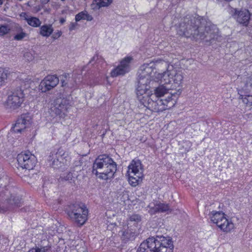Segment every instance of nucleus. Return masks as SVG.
Listing matches in <instances>:
<instances>
[{
	"mask_svg": "<svg viewBox=\"0 0 252 252\" xmlns=\"http://www.w3.org/2000/svg\"><path fill=\"white\" fill-rule=\"evenodd\" d=\"M137 97L145 107L154 112H161L173 108L177 95L170 97L166 99L154 100L151 99L153 92L150 90L149 85H138L136 89Z\"/></svg>",
	"mask_w": 252,
	"mask_h": 252,
	"instance_id": "f257e3e1",
	"label": "nucleus"
},
{
	"mask_svg": "<svg viewBox=\"0 0 252 252\" xmlns=\"http://www.w3.org/2000/svg\"><path fill=\"white\" fill-rule=\"evenodd\" d=\"M199 23V21L194 18H184L183 21L179 25L177 30V34L179 36L187 38L192 36L196 40H203L208 36L211 39L215 38L216 32H211L210 28L209 27L205 28L206 33L203 32L204 27H198Z\"/></svg>",
	"mask_w": 252,
	"mask_h": 252,
	"instance_id": "f03ea898",
	"label": "nucleus"
},
{
	"mask_svg": "<svg viewBox=\"0 0 252 252\" xmlns=\"http://www.w3.org/2000/svg\"><path fill=\"white\" fill-rule=\"evenodd\" d=\"M141 249L148 252H173V244L169 237L162 236L150 237L140 245Z\"/></svg>",
	"mask_w": 252,
	"mask_h": 252,
	"instance_id": "7ed1b4c3",
	"label": "nucleus"
},
{
	"mask_svg": "<svg viewBox=\"0 0 252 252\" xmlns=\"http://www.w3.org/2000/svg\"><path fill=\"white\" fill-rule=\"evenodd\" d=\"M184 77L182 71L174 67L173 65L169 67L162 73H156L155 79L166 85H171V89L176 90L180 87Z\"/></svg>",
	"mask_w": 252,
	"mask_h": 252,
	"instance_id": "20e7f679",
	"label": "nucleus"
},
{
	"mask_svg": "<svg viewBox=\"0 0 252 252\" xmlns=\"http://www.w3.org/2000/svg\"><path fill=\"white\" fill-rule=\"evenodd\" d=\"M143 168L141 161L138 159L132 160L128 166L127 174L128 181L132 187H136L142 182L143 177Z\"/></svg>",
	"mask_w": 252,
	"mask_h": 252,
	"instance_id": "39448f33",
	"label": "nucleus"
},
{
	"mask_svg": "<svg viewBox=\"0 0 252 252\" xmlns=\"http://www.w3.org/2000/svg\"><path fill=\"white\" fill-rule=\"evenodd\" d=\"M209 215L211 221L223 232L228 233L234 229V223L226 218V215L223 212L212 211Z\"/></svg>",
	"mask_w": 252,
	"mask_h": 252,
	"instance_id": "423d86ee",
	"label": "nucleus"
},
{
	"mask_svg": "<svg viewBox=\"0 0 252 252\" xmlns=\"http://www.w3.org/2000/svg\"><path fill=\"white\" fill-rule=\"evenodd\" d=\"M68 215L77 224L82 225L88 220V210L85 205H75L69 212Z\"/></svg>",
	"mask_w": 252,
	"mask_h": 252,
	"instance_id": "0eeeda50",
	"label": "nucleus"
},
{
	"mask_svg": "<svg viewBox=\"0 0 252 252\" xmlns=\"http://www.w3.org/2000/svg\"><path fill=\"white\" fill-rule=\"evenodd\" d=\"M153 65L152 64V63L141 65L138 72V85H149L152 80L158 81L155 79L156 75L155 77L153 75ZM156 73L155 74H156Z\"/></svg>",
	"mask_w": 252,
	"mask_h": 252,
	"instance_id": "6e6552de",
	"label": "nucleus"
},
{
	"mask_svg": "<svg viewBox=\"0 0 252 252\" xmlns=\"http://www.w3.org/2000/svg\"><path fill=\"white\" fill-rule=\"evenodd\" d=\"M168 85L164 84L163 83L162 85H159L158 87L155 88L154 93H153L152 97L151 99L156 100L159 99H166L167 98L172 97H173L174 95H177V98L175 100V103L173 106V107L175 106L177 103V100L179 98L180 93L179 90L174 93H168L169 90H173L169 87L167 86Z\"/></svg>",
	"mask_w": 252,
	"mask_h": 252,
	"instance_id": "1a4fd4ad",
	"label": "nucleus"
},
{
	"mask_svg": "<svg viewBox=\"0 0 252 252\" xmlns=\"http://www.w3.org/2000/svg\"><path fill=\"white\" fill-rule=\"evenodd\" d=\"M17 158L19 166L23 169H32L36 163L35 157L30 152H22Z\"/></svg>",
	"mask_w": 252,
	"mask_h": 252,
	"instance_id": "9d476101",
	"label": "nucleus"
},
{
	"mask_svg": "<svg viewBox=\"0 0 252 252\" xmlns=\"http://www.w3.org/2000/svg\"><path fill=\"white\" fill-rule=\"evenodd\" d=\"M24 94L22 90H18L8 95L5 101L7 107L15 109L21 106L24 101Z\"/></svg>",
	"mask_w": 252,
	"mask_h": 252,
	"instance_id": "9b49d317",
	"label": "nucleus"
},
{
	"mask_svg": "<svg viewBox=\"0 0 252 252\" xmlns=\"http://www.w3.org/2000/svg\"><path fill=\"white\" fill-rule=\"evenodd\" d=\"M59 83V79L56 75L46 76L40 83L38 89L42 93H46L56 87Z\"/></svg>",
	"mask_w": 252,
	"mask_h": 252,
	"instance_id": "f8f14e48",
	"label": "nucleus"
},
{
	"mask_svg": "<svg viewBox=\"0 0 252 252\" xmlns=\"http://www.w3.org/2000/svg\"><path fill=\"white\" fill-rule=\"evenodd\" d=\"M69 101L65 98L59 97L56 98L54 102L53 111L59 116H62L69 108Z\"/></svg>",
	"mask_w": 252,
	"mask_h": 252,
	"instance_id": "ddd939ff",
	"label": "nucleus"
},
{
	"mask_svg": "<svg viewBox=\"0 0 252 252\" xmlns=\"http://www.w3.org/2000/svg\"><path fill=\"white\" fill-rule=\"evenodd\" d=\"M110 166V158L106 155H100L95 160L93 164V173L96 175L98 174L97 170L102 168H109Z\"/></svg>",
	"mask_w": 252,
	"mask_h": 252,
	"instance_id": "4468645a",
	"label": "nucleus"
},
{
	"mask_svg": "<svg viewBox=\"0 0 252 252\" xmlns=\"http://www.w3.org/2000/svg\"><path fill=\"white\" fill-rule=\"evenodd\" d=\"M110 166V158L106 155H100L95 160L93 164V173L96 175L98 174L97 170L102 168H109Z\"/></svg>",
	"mask_w": 252,
	"mask_h": 252,
	"instance_id": "2eb2a0df",
	"label": "nucleus"
},
{
	"mask_svg": "<svg viewBox=\"0 0 252 252\" xmlns=\"http://www.w3.org/2000/svg\"><path fill=\"white\" fill-rule=\"evenodd\" d=\"M132 58L127 57L123 59L116 68L111 71V76H117L124 75L129 70V63Z\"/></svg>",
	"mask_w": 252,
	"mask_h": 252,
	"instance_id": "dca6fc26",
	"label": "nucleus"
},
{
	"mask_svg": "<svg viewBox=\"0 0 252 252\" xmlns=\"http://www.w3.org/2000/svg\"><path fill=\"white\" fill-rule=\"evenodd\" d=\"M32 123V119L30 117H22L17 121L13 127V131L15 133H21L26 128L30 127Z\"/></svg>",
	"mask_w": 252,
	"mask_h": 252,
	"instance_id": "f3484780",
	"label": "nucleus"
},
{
	"mask_svg": "<svg viewBox=\"0 0 252 252\" xmlns=\"http://www.w3.org/2000/svg\"><path fill=\"white\" fill-rule=\"evenodd\" d=\"M13 39L16 41H22L27 37L28 34L23 27L18 24H15L13 27Z\"/></svg>",
	"mask_w": 252,
	"mask_h": 252,
	"instance_id": "a211bd4d",
	"label": "nucleus"
},
{
	"mask_svg": "<svg viewBox=\"0 0 252 252\" xmlns=\"http://www.w3.org/2000/svg\"><path fill=\"white\" fill-rule=\"evenodd\" d=\"M238 93L244 94H252V75L245 78L241 83Z\"/></svg>",
	"mask_w": 252,
	"mask_h": 252,
	"instance_id": "6ab92c4d",
	"label": "nucleus"
},
{
	"mask_svg": "<svg viewBox=\"0 0 252 252\" xmlns=\"http://www.w3.org/2000/svg\"><path fill=\"white\" fill-rule=\"evenodd\" d=\"M236 20L240 24L247 26L249 24L251 14L247 9H243L236 13Z\"/></svg>",
	"mask_w": 252,
	"mask_h": 252,
	"instance_id": "aec40b11",
	"label": "nucleus"
},
{
	"mask_svg": "<svg viewBox=\"0 0 252 252\" xmlns=\"http://www.w3.org/2000/svg\"><path fill=\"white\" fill-rule=\"evenodd\" d=\"M151 63L153 65V69L156 68L158 70H160L164 68L167 69L169 67L171 66L168 62L161 59L154 60Z\"/></svg>",
	"mask_w": 252,
	"mask_h": 252,
	"instance_id": "412c9836",
	"label": "nucleus"
},
{
	"mask_svg": "<svg viewBox=\"0 0 252 252\" xmlns=\"http://www.w3.org/2000/svg\"><path fill=\"white\" fill-rule=\"evenodd\" d=\"M109 0H94L91 4V8L93 10H97L100 8L108 6Z\"/></svg>",
	"mask_w": 252,
	"mask_h": 252,
	"instance_id": "4be33fe9",
	"label": "nucleus"
},
{
	"mask_svg": "<svg viewBox=\"0 0 252 252\" xmlns=\"http://www.w3.org/2000/svg\"><path fill=\"white\" fill-rule=\"evenodd\" d=\"M54 29L51 24H45L40 27L39 33L42 36L48 37L53 32Z\"/></svg>",
	"mask_w": 252,
	"mask_h": 252,
	"instance_id": "5701e85b",
	"label": "nucleus"
},
{
	"mask_svg": "<svg viewBox=\"0 0 252 252\" xmlns=\"http://www.w3.org/2000/svg\"><path fill=\"white\" fill-rule=\"evenodd\" d=\"M239 98L242 100L243 103L249 108L252 107V94H241L239 93Z\"/></svg>",
	"mask_w": 252,
	"mask_h": 252,
	"instance_id": "b1692460",
	"label": "nucleus"
},
{
	"mask_svg": "<svg viewBox=\"0 0 252 252\" xmlns=\"http://www.w3.org/2000/svg\"><path fill=\"white\" fill-rule=\"evenodd\" d=\"M75 19L76 22L80 21L81 20L91 21L93 20V17L92 15H90L87 11L84 10L76 14Z\"/></svg>",
	"mask_w": 252,
	"mask_h": 252,
	"instance_id": "393cba45",
	"label": "nucleus"
},
{
	"mask_svg": "<svg viewBox=\"0 0 252 252\" xmlns=\"http://www.w3.org/2000/svg\"><path fill=\"white\" fill-rule=\"evenodd\" d=\"M27 22L29 25L35 28L39 27L41 24V22L38 18L32 16L27 19Z\"/></svg>",
	"mask_w": 252,
	"mask_h": 252,
	"instance_id": "a878e982",
	"label": "nucleus"
},
{
	"mask_svg": "<svg viewBox=\"0 0 252 252\" xmlns=\"http://www.w3.org/2000/svg\"><path fill=\"white\" fill-rule=\"evenodd\" d=\"M11 28L7 24H0V37H2L10 33Z\"/></svg>",
	"mask_w": 252,
	"mask_h": 252,
	"instance_id": "bb28decb",
	"label": "nucleus"
},
{
	"mask_svg": "<svg viewBox=\"0 0 252 252\" xmlns=\"http://www.w3.org/2000/svg\"><path fill=\"white\" fill-rule=\"evenodd\" d=\"M129 221L133 223L134 224H138L141 222L142 218L141 216L136 214H133L129 217Z\"/></svg>",
	"mask_w": 252,
	"mask_h": 252,
	"instance_id": "cd10ccee",
	"label": "nucleus"
},
{
	"mask_svg": "<svg viewBox=\"0 0 252 252\" xmlns=\"http://www.w3.org/2000/svg\"><path fill=\"white\" fill-rule=\"evenodd\" d=\"M148 207L149 208V210H148V212L151 215H154V214H155L156 213L158 212V207L157 202V203H155V202L150 203Z\"/></svg>",
	"mask_w": 252,
	"mask_h": 252,
	"instance_id": "c85d7f7f",
	"label": "nucleus"
},
{
	"mask_svg": "<svg viewBox=\"0 0 252 252\" xmlns=\"http://www.w3.org/2000/svg\"><path fill=\"white\" fill-rule=\"evenodd\" d=\"M8 74L3 68H0V86L3 85L7 79Z\"/></svg>",
	"mask_w": 252,
	"mask_h": 252,
	"instance_id": "c756f323",
	"label": "nucleus"
},
{
	"mask_svg": "<svg viewBox=\"0 0 252 252\" xmlns=\"http://www.w3.org/2000/svg\"><path fill=\"white\" fill-rule=\"evenodd\" d=\"M157 204L158 212H165L169 210V206L167 204H164L159 202H157Z\"/></svg>",
	"mask_w": 252,
	"mask_h": 252,
	"instance_id": "7c9ffc66",
	"label": "nucleus"
},
{
	"mask_svg": "<svg viewBox=\"0 0 252 252\" xmlns=\"http://www.w3.org/2000/svg\"><path fill=\"white\" fill-rule=\"evenodd\" d=\"M69 78L70 76L68 73H64L62 75L61 83L62 86H65L67 84Z\"/></svg>",
	"mask_w": 252,
	"mask_h": 252,
	"instance_id": "2f4dec72",
	"label": "nucleus"
},
{
	"mask_svg": "<svg viewBox=\"0 0 252 252\" xmlns=\"http://www.w3.org/2000/svg\"><path fill=\"white\" fill-rule=\"evenodd\" d=\"M111 173L114 172V173L113 174V177H115L117 176V175L118 173V172L117 171V164H116V162L113 161L112 159H111Z\"/></svg>",
	"mask_w": 252,
	"mask_h": 252,
	"instance_id": "473e14b6",
	"label": "nucleus"
},
{
	"mask_svg": "<svg viewBox=\"0 0 252 252\" xmlns=\"http://www.w3.org/2000/svg\"><path fill=\"white\" fill-rule=\"evenodd\" d=\"M24 57L25 59L29 62H31L34 59V56L31 52H26Z\"/></svg>",
	"mask_w": 252,
	"mask_h": 252,
	"instance_id": "72a5a7b5",
	"label": "nucleus"
},
{
	"mask_svg": "<svg viewBox=\"0 0 252 252\" xmlns=\"http://www.w3.org/2000/svg\"><path fill=\"white\" fill-rule=\"evenodd\" d=\"M110 172V168H107L105 173H100L99 178L104 180H107L108 178V174Z\"/></svg>",
	"mask_w": 252,
	"mask_h": 252,
	"instance_id": "f704fd0d",
	"label": "nucleus"
},
{
	"mask_svg": "<svg viewBox=\"0 0 252 252\" xmlns=\"http://www.w3.org/2000/svg\"><path fill=\"white\" fill-rule=\"evenodd\" d=\"M58 154L63 158H67L69 156L68 153L67 152L63 151V150L59 151Z\"/></svg>",
	"mask_w": 252,
	"mask_h": 252,
	"instance_id": "c9c22d12",
	"label": "nucleus"
},
{
	"mask_svg": "<svg viewBox=\"0 0 252 252\" xmlns=\"http://www.w3.org/2000/svg\"><path fill=\"white\" fill-rule=\"evenodd\" d=\"M62 32L61 31H57V32L54 33V34L52 35V37L54 39H57L62 35Z\"/></svg>",
	"mask_w": 252,
	"mask_h": 252,
	"instance_id": "e433bc0d",
	"label": "nucleus"
},
{
	"mask_svg": "<svg viewBox=\"0 0 252 252\" xmlns=\"http://www.w3.org/2000/svg\"><path fill=\"white\" fill-rule=\"evenodd\" d=\"M28 252H49V251L45 252L44 250L39 249L37 248L32 249L29 251Z\"/></svg>",
	"mask_w": 252,
	"mask_h": 252,
	"instance_id": "4c0bfd02",
	"label": "nucleus"
},
{
	"mask_svg": "<svg viewBox=\"0 0 252 252\" xmlns=\"http://www.w3.org/2000/svg\"><path fill=\"white\" fill-rule=\"evenodd\" d=\"M20 17L23 18L25 21H27V19H29L30 16L27 15V14L25 12H22L20 15Z\"/></svg>",
	"mask_w": 252,
	"mask_h": 252,
	"instance_id": "58836bf2",
	"label": "nucleus"
},
{
	"mask_svg": "<svg viewBox=\"0 0 252 252\" xmlns=\"http://www.w3.org/2000/svg\"><path fill=\"white\" fill-rule=\"evenodd\" d=\"M76 26H77V24L75 23H70L69 27V30L70 31H73V30H75Z\"/></svg>",
	"mask_w": 252,
	"mask_h": 252,
	"instance_id": "ea45409f",
	"label": "nucleus"
},
{
	"mask_svg": "<svg viewBox=\"0 0 252 252\" xmlns=\"http://www.w3.org/2000/svg\"><path fill=\"white\" fill-rule=\"evenodd\" d=\"M137 252H148V251H145L143 249H141V247L139 246Z\"/></svg>",
	"mask_w": 252,
	"mask_h": 252,
	"instance_id": "a19ab883",
	"label": "nucleus"
},
{
	"mask_svg": "<svg viewBox=\"0 0 252 252\" xmlns=\"http://www.w3.org/2000/svg\"><path fill=\"white\" fill-rule=\"evenodd\" d=\"M40 0V2L41 3L45 4L47 3L50 0Z\"/></svg>",
	"mask_w": 252,
	"mask_h": 252,
	"instance_id": "79ce46f5",
	"label": "nucleus"
},
{
	"mask_svg": "<svg viewBox=\"0 0 252 252\" xmlns=\"http://www.w3.org/2000/svg\"><path fill=\"white\" fill-rule=\"evenodd\" d=\"M97 58V55H94L92 58V59L90 60V63H91L92 62H93L94 60H95V58Z\"/></svg>",
	"mask_w": 252,
	"mask_h": 252,
	"instance_id": "37998d69",
	"label": "nucleus"
},
{
	"mask_svg": "<svg viewBox=\"0 0 252 252\" xmlns=\"http://www.w3.org/2000/svg\"><path fill=\"white\" fill-rule=\"evenodd\" d=\"M60 22L61 24H63L65 22V19L64 18H61L60 20Z\"/></svg>",
	"mask_w": 252,
	"mask_h": 252,
	"instance_id": "c03bdc74",
	"label": "nucleus"
},
{
	"mask_svg": "<svg viewBox=\"0 0 252 252\" xmlns=\"http://www.w3.org/2000/svg\"><path fill=\"white\" fill-rule=\"evenodd\" d=\"M71 177H72V174H71V173H68V175H67V178L66 179V180H69V178H70V179L71 178Z\"/></svg>",
	"mask_w": 252,
	"mask_h": 252,
	"instance_id": "a18cd8bd",
	"label": "nucleus"
},
{
	"mask_svg": "<svg viewBox=\"0 0 252 252\" xmlns=\"http://www.w3.org/2000/svg\"><path fill=\"white\" fill-rule=\"evenodd\" d=\"M3 3L2 0H0V5H1Z\"/></svg>",
	"mask_w": 252,
	"mask_h": 252,
	"instance_id": "49530a36",
	"label": "nucleus"
},
{
	"mask_svg": "<svg viewBox=\"0 0 252 252\" xmlns=\"http://www.w3.org/2000/svg\"><path fill=\"white\" fill-rule=\"evenodd\" d=\"M55 232H54V231H53V232L51 233V235H54V234H55Z\"/></svg>",
	"mask_w": 252,
	"mask_h": 252,
	"instance_id": "de8ad7c7",
	"label": "nucleus"
},
{
	"mask_svg": "<svg viewBox=\"0 0 252 252\" xmlns=\"http://www.w3.org/2000/svg\"><path fill=\"white\" fill-rule=\"evenodd\" d=\"M125 233H126V232H123V235H126V234Z\"/></svg>",
	"mask_w": 252,
	"mask_h": 252,
	"instance_id": "09e8293b",
	"label": "nucleus"
},
{
	"mask_svg": "<svg viewBox=\"0 0 252 252\" xmlns=\"http://www.w3.org/2000/svg\"><path fill=\"white\" fill-rule=\"evenodd\" d=\"M126 238H130V237H129V236H126Z\"/></svg>",
	"mask_w": 252,
	"mask_h": 252,
	"instance_id": "8fccbe9b",
	"label": "nucleus"
},
{
	"mask_svg": "<svg viewBox=\"0 0 252 252\" xmlns=\"http://www.w3.org/2000/svg\"><path fill=\"white\" fill-rule=\"evenodd\" d=\"M62 1H64L65 0H61Z\"/></svg>",
	"mask_w": 252,
	"mask_h": 252,
	"instance_id": "3c124183",
	"label": "nucleus"
}]
</instances>
